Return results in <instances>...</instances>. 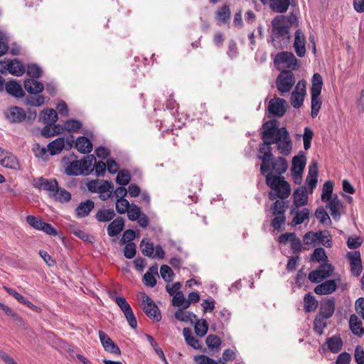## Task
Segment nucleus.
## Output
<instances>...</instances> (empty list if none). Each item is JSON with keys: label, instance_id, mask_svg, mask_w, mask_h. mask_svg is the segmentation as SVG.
I'll use <instances>...</instances> for the list:
<instances>
[{"label": "nucleus", "instance_id": "1", "mask_svg": "<svg viewBox=\"0 0 364 364\" xmlns=\"http://www.w3.org/2000/svg\"><path fill=\"white\" fill-rule=\"evenodd\" d=\"M261 139L262 143L259 144L257 157L262 161L261 170L264 172L268 169L267 164L272 157V144H276L279 153L284 156L291 154L293 145L287 129L277 127L276 122H267L263 125Z\"/></svg>", "mask_w": 364, "mask_h": 364}, {"label": "nucleus", "instance_id": "2", "mask_svg": "<svg viewBox=\"0 0 364 364\" xmlns=\"http://www.w3.org/2000/svg\"><path fill=\"white\" fill-rule=\"evenodd\" d=\"M266 183L275 191L274 193L270 192L269 194V199L272 200H274L276 197L285 199L290 195V185L282 176H277L272 173H268L266 175Z\"/></svg>", "mask_w": 364, "mask_h": 364}, {"label": "nucleus", "instance_id": "3", "mask_svg": "<svg viewBox=\"0 0 364 364\" xmlns=\"http://www.w3.org/2000/svg\"><path fill=\"white\" fill-rule=\"evenodd\" d=\"M291 23V17L282 15L275 17L272 21L271 39L272 43L277 41H289Z\"/></svg>", "mask_w": 364, "mask_h": 364}, {"label": "nucleus", "instance_id": "4", "mask_svg": "<svg viewBox=\"0 0 364 364\" xmlns=\"http://www.w3.org/2000/svg\"><path fill=\"white\" fill-rule=\"evenodd\" d=\"M323 86V78L319 73H314L311 79V115L313 118L316 117L321 107V100L320 95Z\"/></svg>", "mask_w": 364, "mask_h": 364}, {"label": "nucleus", "instance_id": "5", "mask_svg": "<svg viewBox=\"0 0 364 364\" xmlns=\"http://www.w3.org/2000/svg\"><path fill=\"white\" fill-rule=\"evenodd\" d=\"M294 84L295 77L291 70L281 72L276 80V87L282 96L289 92Z\"/></svg>", "mask_w": 364, "mask_h": 364}, {"label": "nucleus", "instance_id": "6", "mask_svg": "<svg viewBox=\"0 0 364 364\" xmlns=\"http://www.w3.org/2000/svg\"><path fill=\"white\" fill-rule=\"evenodd\" d=\"M140 299L141 300V309L145 314L155 321H160L161 319V312L154 301L145 293L141 294Z\"/></svg>", "mask_w": 364, "mask_h": 364}, {"label": "nucleus", "instance_id": "7", "mask_svg": "<svg viewBox=\"0 0 364 364\" xmlns=\"http://www.w3.org/2000/svg\"><path fill=\"white\" fill-rule=\"evenodd\" d=\"M141 251L144 256L150 258L164 259L165 252L161 245L154 247V243L148 238H143L140 243Z\"/></svg>", "mask_w": 364, "mask_h": 364}, {"label": "nucleus", "instance_id": "8", "mask_svg": "<svg viewBox=\"0 0 364 364\" xmlns=\"http://www.w3.org/2000/svg\"><path fill=\"white\" fill-rule=\"evenodd\" d=\"M334 270L333 266L328 263L321 264L318 269L311 271L309 274V279L313 283H319L323 279L328 278Z\"/></svg>", "mask_w": 364, "mask_h": 364}, {"label": "nucleus", "instance_id": "9", "mask_svg": "<svg viewBox=\"0 0 364 364\" xmlns=\"http://www.w3.org/2000/svg\"><path fill=\"white\" fill-rule=\"evenodd\" d=\"M6 70L13 75L21 76L25 73V67L18 59L0 62V73L4 74Z\"/></svg>", "mask_w": 364, "mask_h": 364}, {"label": "nucleus", "instance_id": "10", "mask_svg": "<svg viewBox=\"0 0 364 364\" xmlns=\"http://www.w3.org/2000/svg\"><path fill=\"white\" fill-rule=\"evenodd\" d=\"M283 156L275 157L272 155V157L270 158V161L267 164L268 169L264 172L260 169L261 173L263 175L266 173H268L270 170H273L279 175L285 173L288 168V162Z\"/></svg>", "mask_w": 364, "mask_h": 364}, {"label": "nucleus", "instance_id": "11", "mask_svg": "<svg viewBox=\"0 0 364 364\" xmlns=\"http://www.w3.org/2000/svg\"><path fill=\"white\" fill-rule=\"evenodd\" d=\"M306 95V81L299 80L291 95V104L294 108L302 106Z\"/></svg>", "mask_w": 364, "mask_h": 364}, {"label": "nucleus", "instance_id": "12", "mask_svg": "<svg viewBox=\"0 0 364 364\" xmlns=\"http://www.w3.org/2000/svg\"><path fill=\"white\" fill-rule=\"evenodd\" d=\"M274 63L285 64L286 68L291 71L296 70L299 66V60L291 52H281L277 54Z\"/></svg>", "mask_w": 364, "mask_h": 364}, {"label": "nucleus", "instance_id": "13", "mask_svg": "<svg viewBox=\"0 0 364 364\" xmlns=\"http://www.w3.org/2000/svg\"><path fill=\"white\" fill-rule=\"evenodd\" d=\"M33 186L38 189H43L49 192V195L52 196L53 193L57 191L58 182L55 178L48 180L43 177L33 180Z\"/></svg>", "mask_w": 364, "mask_h": 364}, {"label": "nucleus", "instance_id": "14", "mask_svg": "<svg viewBox=\"0 0 364 364\" xmlns=\"http://www.w3.org/2000/svg\"><path fill=\"white\" fill-rule=\"evenodd\" d=\"M293 206L291 209V214L299 209V207L306 205L308 203V196L305 187L297 188L293 193Z\"/></svg>", "mask_w": 364, "mask_h": 364}, {"label": "nucleus", "instance_id": "15", "mask_svg": "<svg viewBox=\"0 0 364 364\" xmlns=\"http://www.w3.org/2000/svg\"><path fill=\"white\" fill-rule=\"evenodd\" d=\"M326 203H327L326 208L329 209L333 218L336 220H339L344 209L343 202L338 198L337 195H334L331 200Z\"/></svg>", "mask_w": 364, "mask_h": 364}, {"label": "nucleus", "instance_id": "16", "mask_svg": "<svg viewBox=\"0 0 364 364\" xmlns=\"http://www.w3.org/2000/svg\"><path fill=\"white\" fill-rule=\"evenodd\" d=\"M286 102V100L282 98L275 97L272 99L268 105L269 112L278 117H282L286 112L284 107Z\"/></svg>", "mask_w": 364, "mask_h": 364}, {"label": "nucleus", "instance_id": "17", "mask_svg": "<svg viewBox=\"0 0 364 364\" xmlns=\"http://www.w3.org/2000/svg\"><path fill=\"white\" fill-rule=\"evenodd\" d=\"M347 257L350 261L351 274L355 277H358L363 270L360 252H349Z\"/></svg>", "mask_w": 364, "mask_h": 364}, {"label": "nucleus", "instance_id": "18", "mask_svg": "<svg viewBox=\"0 0 364 364\" xmlns=\"http://www.w3.org/2000/svg\"><path fill=\"white\" fill-rule=\"evenodd\" d=\"M6 118L12 123H19L26 118V114L23 109L13 106L5 112Z\"/></svg>", "mask_w": 364, "mask_h": 364}, {"label": "nucleus", "instance_id": "19", "mask_svg": "<svg viewBox=\"0 0 364 364\" xmlns=\"http://www.w3.org/2000/svg\"><path fill=\"white\" fill-rule=\"evenodd\" d=\"M306 37L301 30H297L294 33V48L296 55L302 58L306 54Z\"/></svg>", "mask_w": 364, "mask_h": 364}, {"label": "nucleus", "instance_id": "20", "mask_svg": "<svg viewBox=\"0 0 364 364\" xmlns=\"http://www.w3.org/2000/svg\"><path fill=\"white\" fill-rule=\"evenodd\" d=\"M337 288L335 280L329 279L321 284L317 285L314 288V292L318 295H327L333 293Z\"/></svg>", "mask_w": 364, "mask_h": 364}, {"label": "nucleus", "instance_id": "21", "mask_svg": "<svg viewBox=\"0 0 364 364\" xmlns=\"http://www.w3.org/2000/svg\"><path fill=\"white\" fill-rule=\"evenodd\" d=\"M25 90L31 95H38L44 90V85L36 79H26L23 82Z\"/></svg>", "mask_w": 364, "mask_h": 364}, {"label": "nucleus", "instance_id": "22", "mask_svg": "<svg viewBox=\"0 0 364 364\" xmlns=\"http://www.w3.org/2000/svg\"><path fill=\"white\" fill-rule=\"evenodd\" d=\"M4 288L9 294L14 296L18 302L23 304L24 305H26V306H28L29 309H31V310H33L35 312L38 313L41 311L40 307H38V306L34 305L33 304H32L31 302H30L23 296H22L21 294L18 293L16 290L9 288L7 287H4Z\"/></svg>", "mask_w": 364, "mask_h": 364}, {"label": "nucleus", "instance_id": "23", "mask_svg": "<svg viewBox=\"0 0 364 364\" xmlns=\"http://www.w3.org/2000/svg\"><path fill=\"white\" fill-rule=\"evenodd\" d=\"M124 227V219L122 217H118L109 224L107 233L110 237L117 236L122 231Z\"/></svg>", "mask_w": 364, "mask_h": 364}, {"label": "nucleus", "instance_id": "24", "mask_svg": "<svg viewBox=\"0 0 364 364\" xmlns=\"http://www.w3.org/2000/svg\"><path fill=\"white\" fill-rule=\"evenodd\" d=\"M98 193H100V198L102 200H108L113 192L114 185L111 181H102L97 188Z\"/></svg>", "mask_w": 364, "mask_h": 364}, {"label": "nucleus", "instance_id": "25", "mask_svg": "<svg viewBox=\"0 0 364 364\" xmlns=\"http://www.w3.org/2000/svg\"><path fill=\"white\" fill-rule=\"evenodd\" d=\"M349 326L352 333L358 336H364V328L362 326V322L358 319V316L352 314L349 318Z\"/></svg>", "mask_w": 364, "mask_h": 364}, {"label": "nucleus", "instance_id": "26", "mask_svg": "<svg viewBox=\"0 0 364 364\" xmlns=\"http://www.w3.org/2000/svg\"><path fill=\"white\" fill-rule=\"evenodd\" d=\"M306 164V156L302 151H300L297 156H294L292 159L291 172H304Z\"/></svg>", "mask_w": 364, "mask_h": 364}, {"label": "nucleus", "instance_id": "27", "mask_svg": "<svg viewBox=\"0 0 364 364\" xmlns=\"http://www.w3.org/2000/svg\"><path fill=\"white\" fill-rule=\"evenodd\" d=\"M75 148L82 154H89L92 150V144L88 138L81 136L76 139Z\"/></svg>", "mask_w": 364, "mask_h": 364}, {"label": "nucleus", "instance_id": "28", "mask_svg": "<svg viewBox=\"0 0 364 364\" xmlns=\"http://www.w3.org/2000/svg\"><path fill=\"white\" fill-rule=\"evenodd\" d=\"M328 349L333 353H338L343 347V341L339 335H334L326 338Z\"/></svg>", "mask_w": 364, "mask_h": 364}, {"label": "nucleus", "instance_id": "29", "mask_svg": "<svg viewBox=\"0 0 364 364\" xmlns=\"http://www.w3.org/2000/svg\"><path fill=\"white\" fill-rule=\"evenodd\" d=\"M5 89L6 92L16 97H23L25 95L21 85L18 84L16 80H10L5 84Z\"/></svg>", "mask_w": 364, "mask_h": 364}, {"label": "nucleus", "instance_id": "30", "mask_svg": "<svg viewBox=\"0 0 364 364\" xmlns=\"http://www.w3.org/2000/svg\"><path fill=\"white\" fill-rule=\"evenodd\" d=\"M95 207L94 202L88 199L85 202H81L75 209L76 214L79 218L86 217L90 214Z\"/></svg>", "mask_w": 364, "mask_h": 364}, {"label": "nucleus", "instance_id": "31", "mask_svg": "<svg viewBox=\"0 0 364 364\" xmlns=\"http://www.w3.org/2000/svg\"><path fill=\"white\" fill-rule=\"evenodd\" d=\"M0 164L6 168L17 169L19 166L18 159L11 153L5 151V155L2 156Z\"/></svg>", "mask_w": 364, "mask_h": 364}, {"label": "nucleus", "instance_id": "32", "mask_svg": "<svg viewBox=\"0 0 364 364\" xmlns=\"http://www.w3.org/2000/svg\"><path fill=\"white\" fill-rule=\"evenodd\" d=\"M318 178V167L317 164L313 163L309 167L308 176L306 179V183L310 188L313 189L316 187Z\"/></svg>", "mask_w": 364, "mask_h": 364}, {"label": "nucleus", "instance_id": "33", "mask_svg": "<svg viewBox=\"0 0 364 364\" xmlns=\"http://www.w3.org/2000/svg\"><path fill=\"white\" fill-rule=\"evenodd\" d=\"M335 311V303L333 299H328L321 304L320 312L318 314L322 315L324 318H331Z\"/></svg>", "mask_w": 364, "mask_h": 364}, {"label": "nucleus", "instance_id": "34", "mask_svg": "<svg viewBox=\"0 0 364 364\" xmlns=\"http://www.w3.org/2000/svg\"><path fill=\"white\" fill-rule=\"evenodd\" d=\"M289 0H269V6L277 13H284L289 9Z\"/></svg>", "mask_w": 364, "mask_h": 364}, {"label": "nucleus", "instance_id": "35", "mask_svg": "<svg viewBox=\"0 0 364 364\" xmlns=\"http://www.w3.org/2000/svg\"><path fill=\"white\" fill-rule=\"evenodd\" d=\"M174 316L178 321L183 322H190L191 323H193L195 320H197V316L191 311H184L183 309H178L175 314Z\"/></svg>", "mask_w": 364, "mask_h": 364}, {"label": "nucleus", "instance_id": "36", "mask_svg": "<svg viewBox=\"0 0 364 364\" xmlns=\"http://www.w3.org/2000/svg\"><path fill=\"white\" fill-rule=\"evenodd\" d=\"M65 146V140L63 137H59L50 142L48 145V150L50 155L59 154Z\"/></svg>", "mask_w": 364, "mask_h": 364}, {"label": "nucleus", "instance_id": "37", "mask_svg": "<svg viewBox=\"0 0 364 364\" xmlns=\"http://www.w3.org/2000/svg\"><path fill=\"white\" fill-rule=\"evenodd\" d=\"M294 213H295V216L291 223L292 226H296L301 224L306 220L309 219V210L308 208H303L300 211L297 209L294 211L293 214Z\"/></svg>", "mask_w": 364, "mask_h": 364}, {"label": "nucleus", "instance_id": "38", "mask_svg": "<svg viewBox=\"0 0 364 364\" xmlns=\"http://www.w3.org/2000/svg\"><path fill=\"white\" fill-rule=\"evenodd\" d=\"M172 304L181 309H186L190 306V301H186L182 291H177L173 295Z\"/></svg>", "mask_w": 364, "mask_h": 364}, {"label": "nucleus", "instance_id": "39", "mask_svg": "<svg viewBox=\"0 0 364 364\" xmlns=\"http://www.w3.org/2000/svg\"><path fill=\"white\" fill-rule=\"evenodd\" d=\"M65 173L68 176L85 175L80 160L72 161L65 168Z\"/></svg>", "mask_w": 364, "mask_h": 364}, {"label": "nucleus", "instance_id": "40", "mask_svg": "<svg viewBox=\"0 0 364 364\" xmlns=\"http://www.w3.org/2000/svg\"><path fill=\"white\" fill-rule=\"evenodd\" d=\"M115 216V213L113 209H100L96 215L95 218L99 222H109L112 220Z\"/></svg>", "mask_w": 364, "mask_h": 364}, {"label": "nucleus", "instance_id": "41", "mask_svg": "<svg viewBox=\"0 0 364 364\" xmlns=\"http://www.w3.org/2000/svg\"><path fill=\"white\" fill-rule=\"evenodd\" d=\"M304 309L306 312L314 311L318 307V301L311 293L305 294L304 298Z\"/></svg>", "mask_w": 364, "mask_h": 364}, {"label": "nucleus", "instance_id": "42", "mask_svg": "<svg viewBox=\"0 0 364 364\" xmlns=\"http://www.w3.org/2000/svg\"><path fill=\"white\" fill-rule=\"evenodd\" d=\"M333 186L334 184L331 181H327L324 183L321 196V199L323 202L326 203L333 197L332 196Z\"/></svg>", "mask_w": 364, "mask_h": 364}, {"label": "nucleus", "instance_id": "43", "mask_svg": "<svg viewBox=\"0 0 364 364\" xmlns=\"http://www.w3.org/2000/svg\"><path fill=\"white\" fill-rule=\"evenodd\" d=\"M183 334L186 343L194 349H200L199 341L192 336L191 330L189 328H184Z\"/></svg>", "mask_w": 364, "mask_h": 364}, {"label": "nucleus", "instance_id": "44", "mask_svg": "<svg viewBox=\"0 0 364 364\" xmlns=\"http://www.w3.org/2000/svg\"><path fill=\"white\" fill-rule=\"evenodd\" d=\"M60 133V126L55 123H47L41 130V135L46 138L53 136Z\"/></svg>", "mask_w": 364, "mask_h": 364}, {"label": "nucleus", "instance_id": "45", "mask_svg": "<svg viewBox=\"0 0 364 364\" xmlns=\"http://www.w3.org/2000/svg\"><path fill=\"white\" fill-rule=\"evenodd\" d=\"M194 330L196 334L199 337H203L208 332V324L205 319L195 320Z\"/></svg>", "mask_w": 364, "mask_h": 364}, {"label": "nucleus", "instance_id": "46", "mask_svg": "<svg viewBox=\"0 0 364 364\" xmlns=\"http://www.w3.org/2000/svg\"><path fill=\"white\" fill-rule=\"evenodd\" d=\"M327 318H324L322 315L318 314L316 316L314 321V330L316 333L321 335L323 329L326 327Z\"/></svg>", "mask_w": 364, "mask_h": 364}, {"label": "nucleus", "instance_id": "47", "mask_svg": "<svg viewBox=\"0 0 364 364\" xmlns=\"http://www.w3.org/2000/svg\"><path fill=\"white\" fill-rule=\"evenodd\" d=\"M41 117L45 123L54 124L58 121V114L53 109H46L41 113Z\"/></svg>", "mask_w": 364, "mask_h": 364}, {"label": "nucleus", "instance_id": "48", "mask_svg": "<svg viewBox=\"0 0 364 364\" xmlns=\"http://www.w3.org/2000/svg\"><path fill=\"white\" fill-rule=\"evenodd\" d=\"M194 361L198 364H226L221 358L215 360L205 355H198L194 357Z\"/></svg>", "mask_w": 364, "mask_h": 364}, {"label": "nucleus", "instance_id": "49", "mask_svg": "<svg viewBox=\"0 0 364 364\" xmlns=\"http://www.w3.org/2000/svg\"><path fill=\"white\" fill-rule=\"evenodd\" d=\"M131 175L129 171L122 170L118 172L116 177V183L121 186H127L131 181Z\"/></svg>", "mask_w": 364, "mask_h": 364}, {"label": "nucleus", "instance_id": "50", "mask_svg": "<svg viewBox=\"0 0 364 364\" xmlns=\"http://www.w3.org/2000/svg\"><path fill=\"white\" fill-rule=\"evenodd\" d=\"M95 161V157L90 154L85 156L82 159L80 160L82 168L83 169L85 176L90 173V167L92 165L93 161Z\"/></svg>", "mask_w": 364, "mask_h": 364}, {"label": "nucleus", "instance_id": "51", "mask_svg": "<svg viewBox=\"0 0 364 364\" xmlns=\"http://www.w3.org/2000/svg\"><path fill=\"white\" fill-rule=\"evenodd\" d=\"M45 97L41 95H30L26 98V103L33 107H41L45 103Z\"/></svg>", "mask_w": 364, "mask_h": 364}, {"label": "nucleus", "instance_id": "52", "mask_svg": "<svg viewBox=\"0 0 364 364\" xmlns=\"http://www.w3.org/2000/svg\"><path fill=\"white\" fill-rule=\"evenodd\" d=\"M217 19L218 21H222L223 23H226L230 17V9L228 6L224 5L216 13Z\"/></svg>", "mask_w": 364, "mask_h": 364}, {"label": "nucleus", "instance_id": "53", "mask_svg": "<svg viewBox=\"0 0 364 364\" xmlns=\"http://www.w3.org/2000/svg\"><path fill=\"white\" fill-rule=\"evenodd\" d=\"M315 216L322 224L330 225L331 223L330 217L323 207L318 208L316 210Z\"/></svg>", "mask_w": 364, "mask_h": 364}, {"label": "nucleus", "instance_id": "54", "mask_svg": "<svg viewBox=\"0 0 364 364\" xmlns=\"http://www.w3.org/2000/svg\"><path fill=\"white\" fill-rule=\"evenodd\" d=\"M52 196H54L56 200L60 202H68L71 198L70 193L65 189L59 188L58 186L57 191L53 193Z\"/></svg>", "mask_w": 364, "mask_h": 364}, {"label": "nucleus", "instance_id": "55", "mask_svg": "<svg viewBox=\"0 0 364 364\" xmlns=\"http://www.w3.org/2000/svg\"><path fill=\"white\" fill-rule=\"evenodd\" d=\"M311 260L318 262H326L327 260V256L324 249L322 247L316 248L311 255Z\"/></svg>", "mask_w": 364, "mask_h": 364}, {"label": "nucleus", "instance_id": "56", "mask_svg": "<svg viewBox=\"0 0 364 364\" xmlns=\"http://www.w3.org/2000/svg\"><path fill=\"white\" fill-rule=\"evenodd\" d=\"M26 73L33 79H38L41 77L42 70L36 64H31L28 65Z\"/></svg>", "mask_w": 364, "mask_h": 364}, {"label": "nucleus", "instance_id": "57", "mask_svg": "<svg viewBox=\"0 0 364 364\" xmlns=\"http://www.w3.org/2000/svg\"><path fill=\"white\" fill-rule=\"evenodd\" d=\"M160 273L161 277L164 279L165 282H171L173 280L174 274L173 270L168 265H161L160 268Z\"/></svg>", "mask_w": 364, "mask_h": 364}, {"label": "nucleus", "instance_id": "58", "mask_svg": "<svg viewBox=\"0 0 364 364\" xmlns=\"http://www.w3.org/2000/svg\"><path fill=\"white\" fill-rule=\"evenodd\" d=\"M313 132L309 127H305L303 134L304 148L305 150L310 149L313 139Z\"/></svg>", "mask_w": 364, "mask_h": 364}, {"label": "nucleus", "instance_id": "59", "mask_svg": "<svg viewBox=\"0 0 364 364\" xmlns=\"http://www.w3.org/2000/svg\"><path fill=\"white\" fill-rule=\"evenodd\" d=\"M32 150L36 157L41 158L43 160L47 159L48 150L45 146H41L40 144H35Z\"/></svg>", "mask_w": 364, "mask_h": 364}, {"label": "nucleus", "instance_id": "60", "mask_svg": "<svg viewBox=\"0 0 364 364\" xmlns=\"http://www.w3.org/2000/svg\"><path fill=\"white\" fill-rule=\"evenodd\" d=\"M205 343L209 348H218L221 345V340L218 336L209 335L205 339Z\"/></svg>", "mask_w": 364, "mask_h": 364}, {"label": "nucleus", "instance_id": "61", "mask_svg": "<svg viewBox=\"0 0 364 364\" xmlns=\"http://www.w3.org/2000/svg\"><path fill=\"white\" fill-rule=\"evenodd\" d=\"M130 208L129 203L124 198H118L116 202V210L119 214H124Z\"/></svg>", "mask_w": 364, "mask_h": 364}, {"label": "nucleus", "instance_id": "62", "mask_svg": "<svg viewBox=\"0 0 364 364\" xmlns=\"http://www.w3.org/2000/svg\"><path fill=\"white\" fill-rule=\"evenodd\" d=\"M136 252V245L134 242L127 243L124 247V256L127 259H132L135 257Z\"/></svg>", "mask_w": 364, "mask_h": 364}, {"label": "nucleus", "instance_id": "63", "mask_svg": "<svg viewBox=\"0 0 364 364\" xmlns=\"http://www.w3.org/2000/svg\"><path fill=\"white\" fill-rule=\"evenodd\" d=\"M271 211L274 215H284V202L283 200H277L271 207Z\"/></svg>", "mask_w": 364, "mask_h": 364}, {"label": "nucleus", "instance_id": "64", "mask_svg": "<svg viewBox=\"0 0 364 364\" xmlns=\"http://www.w3.org/2000/svg\"><path fill=\"white\" fill-rule=\"evenodd\" d=\"M124 314V316L129 323L131 328L133 329H136L137 328V321L136 317L134 314V312L131 307L127 309L125 311H122Z\"/></svg>", "mask_w": 364, "mask_h": 364}]
</instances>
